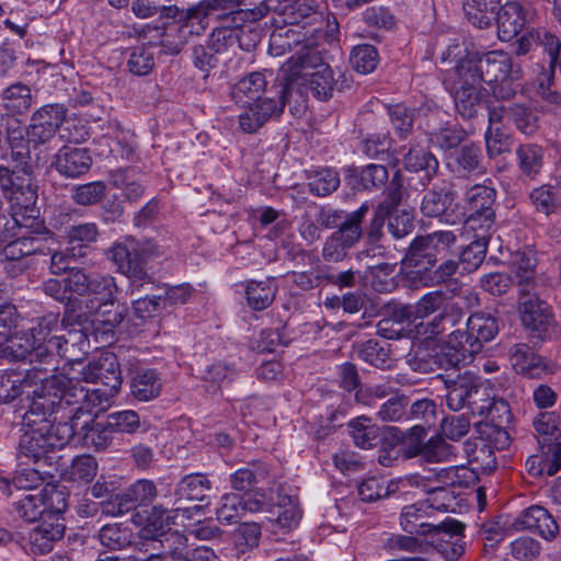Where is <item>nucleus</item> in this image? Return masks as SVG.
I'll return each instance as SVG.
<instances>
[{
    "instance_id": "11",
    "label": "nucleus",
    "mask_w": 561,
    "mask_h": 561,
    "mask_svg": "<svg viewBox=\"0 0 561 561\" xmlns=\"http://www.w3.org/2000/svg\"><path fill=\"white\" fill-rule=\"evenodd\" d=\"M0 187L11 208L39 213L36 207L37 185L31 165H0Z\"/></svg>"
},
{
    "instance_id": "22",
    "label": "nucleus",
    "mask_w": 561,
    "mask_h": 561,
    "mask_svg": "<svg viewBox=\"0 0 561 561\" xmlns=\"http://www.w3.org/2000/svg\"><path fill=\"white\" fill-rule=\"evenodd\" d=\"M117 290L114 278L110 275H100L93 273L89 282V291L92 297L87 307L90 309V316H123L115 309L114 294Z\"/></svg>"
},
{
    "instance_id": "48",
    "label": "nucleus",
    "mask_w": 561,
    "mask_h": 561,
    "mask_svg": "<svg viewBox=\"0 0 561 561\" xmlns=\"http://www.w3.org/2000/svg\"><path fill=\"white\" fill-rule=\"evenodd\" d=\"M519 170L526 176L534 179L543 164V149L535 144H524L516 149Z\"/></svg>"
},
{
    "instance_id": "24",
    "label": "nucleus",
    "mask_w": 561,
    "mask_h": 561,
    "mask_svg": "<svg viewBox=\"0 0 561 561\" xmlns=\"http://www.w3.org/2000/svg\"><path fill=\"white\" fill-rule=\"evenodd\" d=\"M285 79H297L301 85L299 87L302 99V110L306 107L308 91L319 101H328L332 98L335 87V79L331 67H324L317 71H312L310 77L307 75L283 73Z\"/></svg>"
},
{
    "instance_id": "42",
    "label": "nucleus",
    "mask_w": 561,
    "mask_h": 561,
    "mask_svg": "<svg viewBox=\"0 0 561 561\" xmlns=\"http://www.w3.org/2000/svg\"><path fill=\"white\" fill-rule=\"evenodd\" d=\"M347 426L354 444L362 449H370L380 440V427L366 416L351 420Z\"/></svg>"
},
{
    "instance_id": "30",
    "label": "nucleus",
    "mask_w": 561,
    "mask_h": 561,
    "mask_svg": "<svg viewBox=\"0 0 561 561\" xmlns=\"http://www.w3.org/2000/svg\"><path fill=\"white\" fill-rule=\"evenodd\" d=\"M65 531L62 518H44L28 534V543L35 554H45L53 550L54 543L61 539Z\"/></svg>"
},
{
    "instance_id": "64",
    "label": "nucleus",
    "mask_w": 561,
    "mask_h": 561,
    "mask_svg": "<svg viewBox=\"0 0 561 561\" xmlns=\"http://www.w3.org/2000/svg\"><path fill=\"white\" fill-rule=\"evenodd\" d=\"M508 121L525 135H534L538 129V116L531 107L524 104H512Z\"/></svg>"
},
{
    "instance_id": "14",
    "label": "nucleus",
    "mask_w": 561,
    "mask_h": 561,
    "mask_svg": "<svg viewBox=\"0 0 561 561\" xmlns=\"http://www.w3.org/2000/svg\"><path fill=\"white\" fill-rule=\"evenodd\" d=\"M151 255L150 244L134 241L116 242L106 252L107 259L116 266L117 272L133 282L150 279L146 265Z\"/></svg>"
},
{
    "instance_id": "36",
    "label": "nucleus",
    "mask_w": 561,
    "mask_h": 561,
    "mask_svg": "<svg viewBox=\"0 0 561 561\" xmlns=\"http://www.w3.org/2000/svg\"><path fill=\"white\" fill-rule=\"evenodd\" d=\"M266 73L270 70L254 71L239 79L230 88V96L237 103H249L259 99L264 92L267 93Z\"/></svg>"
},
{
    "instance_id": "18",
    "label": "nucleus",
    "mask_w": 561,
    "mask_h": 561,
    "mask_svg": "<svg viewBox=\"0 0 561 561\" xmlns=\"http://www.w3.org/2000/svg\"><path fill=\"white\" fill-rule=\"evenodd\" d=\"M371 210V204L369 202H364L353 211L343 209L340 228L335 230V232L348 239V241L355 245L364 238L369 244L378 243L383 237V229H380L377 238L373 239L369 234Z\"/></svg>"
},
{
    "instance_id": "53",
    "label": "nucleus",
    "mask_w": 561,
    "mask_h": 561,
    "mask_svg": "<svg viewBox=\"0 0 561 561\" xmlns=\"http://www.w3.org/2000/svg\"><path fill=\"white\" fill-rule=\"evenodd\" d=\"M459 263L454 260H447L436 268H431L421 277V284L424 286H434L440 283H447L448 291L456 294L460 290V285L456 279L450 277L456 273Z\"/></svg>"
},
{
    "instance_id": "58",
    "label": "nucleus",
    "mask_w": 561,
    "mask_h": 561,
    "mask_svg": "<svg viewBox=\"0 0 561 561\" xmlns=\"http://www.w3.org/2000/svg\"><path fill=\"white\" fill-rule=\"evenodd\" d=\"M357 185L365 191L378 190L386 186L389 171L382 164L371 163L362 168L356 175Z\"/></svg>"
},
{
    "instance_id": "19",
    "label": "nucleus",
    "mask_w": 561,
    "mask_h": 561,
    "mask_svg": "<svg viewBox=\"0 0 561 561\" xmlns=\"http://www.w3.org/2000/svg\"><path fill=\"white\" fill-rule=\"evenodd\" d=\"M465 525L456 519H446L436 525L428 535L430 543L447 561H456L465 552Z\"/></svg>"
},
{
    "instance_id": "57",
    "label": "nucleus",
    "mask_w": 561,
    "mask_h": 561,
    "mask_svg": "<svg viewBox=\"0 0 561 561\" xmlns=\"http://www.w3.org/2000/svg\"><path fill=\"white\" fill-rule=\"evenodd\" d=\"M14 510L19 517L30 523L37 520L39 517L46 518L45 500L41 491L24 495L14 503Z\"/></svg>"
},
{
    "instance_id": "12",
    "label": "nucleus",
    "mask_w": 561,
    "mask_h": 561,
    "mask_svg": "<svg viewBox=\"0 0 561 561\" xmlns=\"http://www.w3.org/2000/svg\"><path fill=\"white\" fill-rule=\"evenodd\" d=\"M462 201L467 211V217H463L467 228L490 232L495 222V188L485 184H476L466 190Z\"/></svg>"
},
{
    "instance_id": "20",
    "label": "nucleus",
    "mask_w": 561,
    "mask_h": 561,
    "mask_svg": "<svg viewBox=\"0 0 561 561\" xmlns=\"http://www.w3.org/2000/svg\"><path fill=\"white\" fill-rule=\"evenodd\" d=\"M463 72V69L457 64V79L453 87V98L457 113L463 119H471L478 114L484 89L479 82H473V80Z\"/></svg>"
},
{
    "instance_id": "34",
    "label": "nucleus",
    "mask_w": 561,
    "mask_h": 561,
    "mask_svg": "<svg viewBox=\"0 0 561 561\" xmlns=\"http://www.w3.org/2000/svg\"><path fill=\"white\" fill-rule=\"evenodd\" d=\"M403 164L409 172H423L421 183L423 186L430 184L438 172L439 162L436 157L426 148L411 146L403 156Z\"/></svg>"
},
{
    "instance_id": "63",
    "label": "nucleus",
    "mask_w": 561,
    "mask_h": 561,
    "mask_svg": "<svg viewBox=\"0 0 561 561\" xmlns=\"http://www.w3.org/2000/svg\"><path fill=\"white\" fill-rule=\"evenodd\" d=\"M378 62L379 56L375 46L363 44L353 48L351 64L358 73L367 75L373 72Z\"/></svg>"
},
{
    "instance_id": "13",
    "label": "nucleus",
    "mask_w": 561,
    "mask_h": 561,
    "mask_svg": "<svg viewBox=\"0 0 561 561\" xmlns=\"http://www.w3.org/2000/svg\"><path fill=\"white\" fill-rule=\"evenodd\" d=\"M450 492L445 488L432 491L431 497L424 502L407 505L400 514V526L410 535H422L428 537L436 525L426 522L431 510L448 511L450 507Z\"/></svg>"
},
{
    "instance_id": "4",
    "label": "nucleus",
    "mask_w": 561,
    "mask_h": 561,
    "mask_svg": "<svg viewBox=\"0 0 561 561\" xmlns=\"http://www.w3.org/2000/svg\"><path fill=\"white\" fill-rule=\"evenodd\" d=\"M297 79H285L280 73L267 90V95L249 102L248 108L239 116V124L244 133H255L267 121L278 118L286 105L294 116L302 111V99Z\"/></svg>"
},
{
    "instance_id": "33",
    "label": "nucleus",
    "mask_w": 561,
    "mask_h": 561,
    "mask_svg": "<svg viewBox=\"0 0 561 561\" xmlns=\"http://www.w3.org/2000/svg\"><path fill=\"white\" fill-rule=\"evenodd\" d=\"M33 101L31 87L21 81L12 82L0 92L1 106L10 116L26 114L32 108Z\"/></svg>"
},
{
    "instance_id": "49",
    "label": "nucleus",
    "mask_w": 561,
    "mask_h": 561,
    "mask_svg": "<svg viewBox=\"0 0 561 561\" xmlns=\"http://www.w3.org/2000/svg\"><path fill=\"white\" fill-rule=\"evenodd\" d=\"M98 538L102 546L111 550H122L133 543L130 528L118 523L104 525L99 530Z\"/></svg>"
},
{
    "instance_id": "55",
    "label": "nucleus",
    "mask_w": 561,
    "mask_h": 561,
    "mask_svg": "<svg viewBox=\"0 0 561 561\" xmlns=\"http://www.w3.org/2000/svg\"><path fill=\"white\" fill-rule=\"evenodd\" d=\"M276 287L271 285V279L247 284L245 295L249 306L255 311H262L274 300Z\"/></svg>"
},
{
    "instance_id": "38",
    "label": "nucleus",
    "mask_w": 561,
    "mask_h": 561,
    "mask_svg": "<svg viewBox=\"0 0 561 561\" xmlns=\"http://www.w3.org/2000/svg\"><path fill=\"white\" fill-rule=\"evenodd\" d=\"M500 5L501 0H463L462 2L468 22L481 30L492 25Z\"/></svg>"
},
{
    "instance_id": "6",
    "label": "nucleus",
    "mask_w": 561,
    "mask_h": 561,
    "mask_svg": "<svg viewBox=\"0 0 561 561\" xmlns=\"http://www.w3.org/2000/svg\"><path fill=\"white\" fill-rule=\"evenodd\" d=\"M37 420L34 424L23 425L27 427L20 438L19 454L35 462L47 458L49 453L65 447L75 438V432L67 421L51 423L49 417Z\"/></svg>"
},
{
    "instance_id": "56",
    "label": "nucleus",
    "mask_w": 561,
    "mask_h": 561,
    "mask_svg": "<svg viewBox=\"0 0 561 561\" xmlns=\"http://www.w3.org/2000/svg\"><path fill=\"white\" fill-rule=\"evenodd\" d=\"M388 116L396 135L405 139L413 130L416 110L403 104L388 106Z\"/></svg>"
},
{
    "instance_id": "59",
    "label": "nucleus",
    "mask_w": 561,
    "mask_h": 561,
    "mask_svg": "<svg viewBox=\"0 0 561 561\" xmlns=\"http://www.w3.org/2000/svg\"><path fill=\"white\" fill-rule=\"evenodd\" d=\"M455 457V446L440 437H432L422 445V459L426 462H448Z\"/></svg>"
},
{
    "instance_id": "5",
    "label": "nucleus",
    "mask_w": 561,
    "mask_h": 561,
    "mask_svg": "<svg viewBox=\"0 0 561 561\" xmlns=\"http://www.w3.org/2000/svg\"><path fill=\"white\" fill-rule=\"evenodd\" d=\"M500 331L497 318H468L466 331H454L442 347V354L453 366H466L473 360L483 343L493 340Z\"/></svg>"
},
{
    "instance_id": "44",
    "label": "nucleus",
    "mask_w": 561,
    "mask_h": 561,
    "mask_svg": "<svg viewBox=\"0 0 561 561\" xmlns=\"http://www.w3.org/2000/svg\"><path fill=\"white\" fill-rule=\"evenodd\" d=\"M466 138L467 131L458 124H446L428 134L430 142L445 153L455 151Z\"/></svg>"
},
{
    "instance_id": "46",
    "label": "nucleus",
    "mask_w": 561,
    "mask_h": 561,
    "mask_svg": "<svg viewBox=\"0 0 561 561\" xmlns=\"http://www.w3.org/2000/svg\"><path fill=\"white\" fill-rule=\"evenodd\" d=\"M307 179L309 192L320 197L331 195L340 186V175L331 168L311 171Z\"/></svg>"
},
{
    "instance_id": "60",
    "label": "nucleus",
    "mask_w": 561,
    "mask_h": 561,
    "mask_svg": "<svg viewBox=\"0 0 561 561\" xmlns=\"http://www.w3.org/2000/svg\"><path fill=\"white\" fill-rule=\"evenodd\" d=\"M398 483H386L382 479L369 477L358 485V495L364 502H374L396 492Z\"/></svg>"
},
{
    "instance_id": "9",
    "label": "nucleus",
    "mask_w": 561,
    "mask_h": 561,
    "mask_svg": "<svg viewBox=\"0 0 561 561\" xmlns=\"http://www.w3.org/2000/svg\"><path fill=\"white\" fill-rule=\"evenodd\" d=\"M456 241L451 231H435L415 238L402 261L410 280L421 284V277L437 262V255L449 249Z\"/></svg>"
},
{
    "instance_id": "62",
    "label": "nucleus",
    "mask_w": 561,
    "mask_h": 561,
    "mask_svg": "<svg viewBox=\"0 0 561 561\" xmlns=\"http://www.w3.org/2000/svg\"><path fill=\"white\" fill-rule=\"evenodd\" d=\"M106 188L107 186L103 181L75 185L71 188V198L81 206L95 205L103 198Z\"/></svg>"
},
{
    "instance_id": "39",
    "label": "nucleus",
    "mask_w": 561,
    "mask_h": 561,
    "mask_svg": "<svg viewBox=\"0 0 561 561\" xmlns=\"http://www.w3.org/2000/svg\"><path fill=\"white\" fill-rule=\"evenodd\" d=\"M211 482L204 473H191L184 476L175 485V497L187 501H205L209 497Z\"/></svg>"
},
{
    "instance_id": "21",
    "label": "nucleus",
    "mask_w": 561,
    "mask_h": 561,
    "mask_svg": "<svg viewBox=\"0 0 561 561\" xmlns=\"http://www.w3.org/2000/svg\"><path fill=\"white\" fill-rule=\"evenodd\" d=\"M446 165L450 173L460 179H469L485 172L482 147L468 142L446 156Z\"/></svg>"
},
{
    "instance_id": "23",
    "label": "nucleus",
    "mask_w": 561,
    "mask_h": 561,
    "mask_svg": "<svg viewBox=\"0 0 561 561\" xmlns=\"http://www.w3.org/2000/svg\"><path fill=\"white\" fill-rule=\"evenodd\" d=\"M534 12L529 5H524L518 1H508L503 7L500 5L495 16L499 38L503 42H510L516 37L533 19Z\"/></svg>"
},
{
    "instance_id": "52",
    "label": "nucleus",
    "mask_w": 561,
    "mask_h": 561,
    "mask_svg": "<svg viewBox=\"0 0 561 561\" xmlns=\"http://www.w3.org/2000/svg\"><path fill=\"white\" fill-rule=\"evenodd\" d=\"M444 318H411L408 329V339L423 342H430L437 337L444 330L442 320Z\"/></svg>"
},
{
    "instance_id": "2",
    "label": "nucleus",
    "mask_w": 561,
    "mask_h": 561,
    "mask_svg": "<svg viewBox=\"0 0 561 561\" xmlns=\"http://www.w3.org/2000/svg\"><path fill=\"white\" fill-rule=\"evenodd\" d=\"M45 366L34 365L27 370H5L0 374V403H10L18 398L25 397L28 409L24 414L25 424H34L45 415L55 412V387L62 385L65 379L53 374L57 369L58 359L47 348L39 347L34 353Z\"/></svg>"
},
{
    "instance_id": "61",
    "label": "nucleus",
    "mask_w": 561,
    "mask_h": 561,
    "mask_svg": "<svg viewBox=\"0 0 561 561\" xmlns=\"http://www.w3.org/2000/svg\"><path fill=\"white\" fill-rule=\"evenodd\" d=\"M536 266L537 259L534 254L516 253L512 262L513 279L516 280L522 288L529 286L535 279Z\"/></svg>"
},
{
    "instance_id": "3",
    "label": "nucleus",
    "mask_w": 561,
    "mask_h": 561,
    "mask_svg": "<svg viewBox=\"0 0 561 561\" xmlns=\"http://www.w3.org/2000/svg\"><path fill=\"white\" fill-rule=\"evenodd\" d=\"M56 376H61L65 382L54 389L57 397L54 402V414L64 412L60 419H69L67 422L75 433L79 427H87L100 412L108 409L119 391L102 385L85 388L80 380L69 378L64 374H56Z\"/></svg>"
},
{
    "instance_id": "54",
    "label": "nucleus",
    "mask_w": 561,
    "mask_h": 561,
    "mask_svg": "<svg viewBox=\"0 0 561 561\" xmlns=\"http://www.w3.org/2000/svg\"><path fill=\"white\" fill-rule=\"evenodd\" d=\"M127 507L151 505L158 497L159 491L157 484L149 479H139L125 490Z\"/></svg>"
},
{
    "instance_id": "51",
    "label": "nucleus",
    "mask_w": 561,
    "mask_h": 561,
    "mask_svg": "<svg viewBox=\"0 0 561 561\" xmlns=\"http://www.w3.org/2000/svg\"><path fill=\"white\" fill-rule=\"evenodd\" d=\"M43 481V478L37 469H22L12 478L0 477V491L5 495H11L13 489L15 490H34Z\"/></svg>"
},
{
    "instance_id": "28",
    "label": "nucleus",
    "mask_w": 561,
    "mask_h": 561,
    "mask_svg": "<svg viewBox=\"0 0 561 561\" xmlns=\"http://www.w3.org/2000/svg\"><path fill=\"white\" fill-rule=\"evenodd\" d=\"M403 198V187L400 174L397 172L385 188V198L376 206H371L370 236L377 238L380 229H383L385 221L394 210H398Z\"/></svg>"
},
{
    "instance_id": "31",
    "label": "nucleus",
    "mask_w": 561,
    "mask_h": 561,
    "mask_svg": "<svg viewBox=\"0 0 561 561\" xmlns=\"http://www.w3.org/2000/svg\"><path fill=\"white\" fill-rule=\"evenodd\" d=\"M110 184L123 192L125 201L138 202L145 194L144 175L136 167L117 168L108 171Z\"/></svg>"
},
{
    "instance_id": "25",
    "label": "nucleus",
    "mask_w": 561,
    "mask_h": 561,
    "mask_svg": "<svg viewBox=\"0 0 561 561\" xmlns=\"http://www.w3.org/2000/svg\"><path fill=\"white\" fill-rule=\"evenodd\" d=\"M516 530L536 531L546 540L556 538L559 526L553 516L540 505H531L522 511L513 522Z\"/></svg>"
},
{
    "instance_id": "40",
    "label": "nucleus",
    "mask_w": 561,
    "mask_h": 561,
    "mask_svg": "<svg viewBox=\"0 0 561 561\" xmlns=\"http://www.w3.org/2000/svg\"><path fill=\"white\" fill-rule=\"evenodd\" d=\"M28 217L23 225V229L19 232L14 240H11L4 248V253L12 262L19 261L23 256L34 254L33 248V229L36 224L38 213L27 211Z\"/></svg>"
},
{
    "instance_id": "16",
    "label": "nucleus",
    "mask_w": 561,
    "mask_h": 561,
    "mask_svg": "<svg viewBox=\"0 0 561 561\" xmlns=\"http://www.w3.org/2000/svg\"><path fill=\"white\" fill-rule=\"evenodd\" d=\"M277 13L274 19L276 25L299 26L300 28H310L309 33L321 30L323 25V13L319 10L316 0H293L276 3L275 8H265Z\"/></svg>"
},
{
    "instance_id": "35",
    "label": "nucleus",
    "mask_w": 561,
    "mask_h": 561,
    "mask_svg": "<svg viewBox=\"0 0 561 561\" xmlns=\"http://www.w3.org/2000/svg\"><path fill=\"white\" fill-rule=\"evenodd\" d=\"M470 413L488 419L492 422L503 415H510V407L503 399H495L490 396L486 388L481 387L479 383L473 397L469 401Z\"/></svg>"
},
{
    "instance_id": "15",
    "label": "nucleus",
    "mask_w": 561,
    "mask_h": 561,
    "mask_svg": "<svg viewBox=\"0 0 561 561\" xmlns=\"http://www.w3.org/2000/svg\"><path fill=\"white\" fill-rule=\"evenodd\" d=\"M457 193L451 184L443 181L427 190L421 202L420 210L423 216L437 218L440 222L457 225L463 221L465 214L458 209Z\"/></svg>"
},
{
    "instance_id": "37",
    "label": "nucleus",
    "mask_w": 561,
    "mask_h": 561,
    "mask_svg": "<svg viewBox=\"0 0 561 561\" xmlns=\"http://www.w3.org/2000/svg\"><path fill=\"white\" fill-rule=\"evenodd\" d=\"M477 386L478 379L472 374L459 375L447 383V407L453 411H459L465 407L469 408V401L472 399Z\"/></svg>"
},
{
    "instance_id": "26",
    "label": "nucleus",
    "mask_w": 561,
    "mask_h": 561,
    "mask_svg": "<svg viewBox=\"0 0 561 561\" xmlns=\"http://www.w3.org/2000/svg\"><path fill=\"white\" fill-rule=\"evenodd\" d=\"M92 158L85 148L64 146L54 156L51 168L69 179L79 178L89 172Z\"/></svg>"
},
{
    "instance_id": "45",
    "label": "nucleus",
    "mask_w": 561,
    "mask_h": 561,
    "mask_svg": "<svg viewBox=\"0 0 561 561\" xmlns=\"http://www.w3.org/2000/svg\"><path fill=\"white\" fill-rule=\"evenodd\" d=\"M275 501L278 507L277 525L285 530L296 528L301 519V510L298 505L297 497L284 494L278 490Z\"/></svg>"
},
{
    "instance_id": "8",
    "label": "nucleus",
    "mask_w": 561,
    "mask_h": 561,
    "mask_svg": "<svg viewBox=\"0 0 561 561\" xmlns=\"http://www.w3.org/2000/svg\"><path fill=\"white\" fill-rule=\"evenodd\" d=\"M458 65L463 73L469 76L473 82L493 84L500 79L522 78L520 65L514 64L511 55L504 50L480 51L477 49L467 50L460 58Z\"/></svg>"
},
{
    "instance_id": "47",
    "label": "nucleus",
    "mask_w": 561,
    "mask_h": 561,
    "mask_svg": "<svg viewBox=\"0 0 561 561\" xmlns=\"http://www.w3.org/2000/svg\"><path fill=\"white\" fill-rule=\"evenodd\" d=\"M159 46L150 43L131 49L127 60L128 70L135 76H147L154 68L156 54Z\"/></svg>"
},
{
    "instance_id": "32",
    "label": "nucleus",
    "mask_w": 561,
    "mask_h": 561,
    "mask_svg": "<svg viewBox=\"0 0 561 561\" xmlns=\"http://www.w3.org/2000/svg\"><path fill=\"white\" fill-rule=\"evenodd\" d=\"M510 362L516 373L529 378H539L549 371L546 358L524 343L515 344L510 350Z\"/></svg>"
},
{
    "instance_id": "17",
    "label": "nucleus",
    "mask_w": 561,
    "mask_h": 561,
    "mask_svg": "<svg viewBox=\"0 0 561 561\" xmlns=\"http://www.w3.org/2000/svg\"><path fill=\"white\" fill-rule=\"evenodd\" d=\"M533 426L541 453L552 456L548 474L554 476L561 468V416L556 411L540 412L534 417Z\"/></svg>"
},
{
    "instance_id": "1",
    "label": "nucleus",
    "mask_w": 561,
    "mask_h": 561,
    "mask_svg": "<svg viewBox=\"0 0 561 561\" xmlns=\"http://www.w3.org/2000/svg\"><path fill=\"white\" fill-rule=\"evenodd\" d=\"M62 318L58 324V318H37L36 325L25 327L19 323L18 318H4L5 331L0 339V355L2 357L22 360L27 356L30 362L37 366H45L34 353L39 347H45L49 353L57 348L58 353H66L64 345L71 344L83 348L89 346L90 337L98 344H111L114 340V328L118 323L114 318L110 320H91L90 318Z\"/></svg>"
},
{
    "instance_id": "43",
    "label": "nucleus",
    "mask_w": 561,
    "mask_h": 561,
    "mask_svg": "<svg viewBox=\"0 0 561 561\" xmlns=\"http://www.w3.org/2000/svg\"><path fill=\"white\" fill-rule=\"evenodd\" d=\"M76 435L82 439L87 447H93L96 450L107 449L114 439V433L107 420L105 422H95L93 420L87 427H79L75 433Z\"/></svg>"
},
{
    "instance_id": "7",
    "label": "nucleus",
    "mask_w": 561,
    "mask_h": 561,
    "mask_svg": "<svg viewBox=\"0 0 561 561\" xmlns=\"http://www.w3.org/2000/svg\"><path fill=\"white\" fill-rule=\"evenodd\" d=\"M67 108L62 104H46L36 110L31 116V123L26 127L27 142L34 147L51 141L56 133L60 130V137L69 142L84 141L87 131L84 127L78 128L75 121H66Z\"/></svg>"
},
{
    "instance_id": "27",
    "label": "nucleus",
    "mask_w": 561,
    "mask_h": 561,
    "mask_svg": "<svg viewBox=\"0 0 561 561\" xmlns=\"http://www.w3.org/2000/svg\"><path fill=\"white\" fill-rule=\"evenodd\" d=\"M82 378L88 383H99L112 389H121L122 377L117 358L113 353H104L90 362L83 369Z\"/></svg>"
},
{
    "instance_id": "50",
    "label": "nucleus",
    "mask_w": 561,
    "mask_h": 561,
    "mask_svg": "<svg viewBox=\"0 0 561 561\" xmlns=\"http://www.w3.org/2000/svg\"><path fill=\"white\" fill-rule=\"evenodd\" d=\"M290 60L293 66L282 73L307 75V77H310L312 71L330 67L323 61L321 53L316 48H302Z\"/></svg>"
},
{
    "instance_id": "10",
    "label": "nucleus",
    "mask_w": 561,
    "mask_h": 561,
    "mask_svg": "<svg viewBox=\"0 0 561 561\" xmlns=\"http://www.w3.org/2000/svg\"><path fill=\"white\" fill-rule=\"evenodd\" d=\"M536 45L547 56L534 65V85L537 94L553 104L561 102V95L552 89L554 85L556 67L561 58V36L545 28L534 30Z\"/></svg>"
},
{
    "instance_id": "41",
    "label": "nucleus",
    "mask_w": 561,
    "mask_h": 561,
    "mask_svg": "<svg viewBox=\"0 0 561 561\" xmlns=\"http://www.w3.org/2000/svg\"><path fill=\"white\" fill-rule=\"evenodd\" d=\"M161 389V380L153 369H145L136 373L130 382V393L140 402L156 399L160 394Z\"/></svg>"
},
{
    "instance_id": "29",
    "label": "nucleus",
    "mask_w": 561,
    "mask_h": 561,
    "mask_svg": "<svg viewBox=\"0 0 561 561\" xmlns=\"http://www.w3.org/2000/svg\"><path fill=\"white\" fill-rule=\"evenodd\" d=\"M172 511L167 510L162 505H153L148 513L147 523L154 531H160V539L165 552L176 554L186 545V538L178 531H165L164 527L169 526Z\"/></svg>"
}]
</instances>
